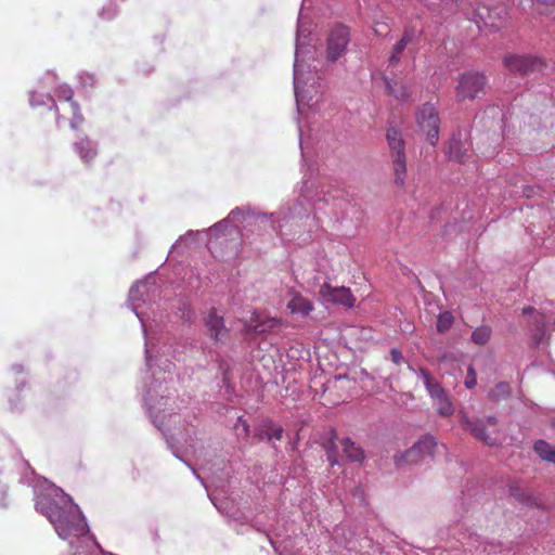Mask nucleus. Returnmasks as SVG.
<instances>
[{"label": "nucleus", "instance_id": "obj_37", "mask_svg": "<svg viewBox=\"0 0 555 555\" xmlns=\"http://www.w3.org/2000/svg\"><path fill=\"white\" fill-rule=\"evenodd\" d=\"M482 543H479L478 546H476V552L479 550V546L481 545Z\"/></svg>", "mask_w": 555, "mask_h": 555}, {"label": "nucleus", "instance_id": "obj_5", "mask_svg": "<svg viewBox=\"0 0 555 555\" xmlns=\"http://www.w3.org/2000/svg\"><path fill=\"white\" fill-rule=\"evenodd\" d=\"M386 137L392 156L395 183L398 186H403L406 173L404 141L402 140L400 132L395 128L388 129Z\"/></svg>", "mask_w": 555, "mask_h": 555}, {"label": "nucleus", "instance_id": "obj_31", "mask_svg": "<svg viewBox=\"0 0 555 555\" xmlns=\"http://www.w3.org/2000/svg\"><path fill=\"white\" fill-rule=\"evenodd\" d=\"M391 357H392L393 362H396L398 364L400 361V358H401V353L398 350L393 349L391 351Z\"/></svg>", "mask_w": 555, "mask_h": 555}, {"label": "nucleus", "instance_id": "obj_21", "mask_svg": "<svg viewBox=\"0 0 555 555\" xmlns=\"http://www.w3.org/2000/svg\"><path fill=\"white\" fill-rule=\"evenodd\" d=\"M280 323H281L280 320L269 318L263 321H256V324H251V323L247 324L246 331L254 332L257 334H263V333L274 330Z\"/></svg>", "mask_w": 555, "mask_h": 555}, {"label": "nucleus", "instance_id": "obj_35", "mask_svg": "<svg viewBox=\"0 0 555 555\" xmlns=\"http://www.w3.org/2000/svg\"><path fill=\"white\" fill-rule=\"evenodd\" d=\"M114 15H115V11H113V12L108 13L105 17L109 18V17H112V16H114Z\"/></svg>", "mask_w": 555, "mask_h": 555}, {"label": "nucleus", "instance_id": "obj_20", "mask_svg": "<svg viewBox=\"0 0 555 555\" xmlns=\"http://www.w3.org/2000/svg\"><path fill=\"white\" fill-rule=\"evenodd\" d=\"M533 450L543 461L555 464V447H552L545 440H537Z\"/></svg>", "mask_w": 555, "mask_h": 555}, {"label": "nucleus", "instance_id": "obj_38", "mask_svg": "<svg viewBox=\"0 0 555 555\" xmlns=\"http://www.w3.org/2000/svg\"><path fill=\"white\" fill-rule=\"evenodd\" d=\"M487 546L488 545H483V550H482L483 552H487Z\"/></svg>", "mask_w": 555, "mask_h": 555}, {"label": "nucleus", "instance_id": "obj_9", "mask_svg": "<svg viewBox=\"0 0 555 555\" xmlns=\"http://www.w3.org/2000/svg\"><path fill=\"white\" fill-rule=\"evenodd\" d=\"M487 85V78L479 72H467L461 75L457 86L456 94L461 100H473L483 93Z\"/></svg>", "mask_w": 555, "mask_h": 555}, {"label": "nucleus", "instance_id": "obj_8", "mask_svg": "<svg viewBox=\"0 0 555 555\" xmlns=\"http://www.w3.org/2000/svg\"><path fill=\"white\" fill-rule=\"evenodd\" d=\"M522 314L530 317V332L535 344H540L544 339L550 327H555V318L546 308L537 311L531 307H526L522 309Z\"/></svg>", "mask_w": 555, "mask_h": 555}, {"label": "nucleus", "instance_id": "obj_19", "mask_svg": "<svg viewBox=\"0 0 555 555\" xmlns=\"http://www.w3.org/2000/svg\"><path fill=\"white\" fill-rule=\"evenodd\" d=\"M343 452L351 462H362L364 460L363 450L357 446L350 438H344L340 441Z\"/></svg>", "mask_w": 555, "mask_h": 555}, {"label": "nucleus", "instance_id": "obj_18", "mask_svg": "<svg viewBox=\"0 0 555 555\" xmlns=\"http://www.w3.org/2000/svg\"><path fill=\"white\" fill-rule=\"evenodd\" d=\"M418 466L426 459H434L438 452V444L433 436L426 435L418 439Z\"/></svg>", "mask_w": 555, "mask_h": 555}, {"label": "nucleus", "instance_id": "obj_2", "mask_svg": "<svg viewBox=\"0 0 555 555\" xmlns=\"http://www.w3.org/2000/svg\"><path fill=\"white\" fill-rule=\"evenodd\" d=\"M456 5L480 33H494L505 24L507 10L504 5L490 8L485 4H474L469 0H459Z\"/></svg>", "mask_w": 555, "mask_h": 555}, {"label": "nucleus", "instance_id": "obj_7", "mask_svg": "<svg viewBox=\"0 0 555 555\" xmlns=\"http://www.w3.org/2000/svg\"><path fill=\"white\" fill-rule=\"evenodd\" d=\"M418 376L422 377L428 395L437 406L438 413L442 416L452 415L454 412L453 404L441 385L423 369H418Z\"/></svg>", "mask_w": 555, "mask_h": 555}, {"label": "nucleus", "instance_id": "obj_1", "mask_svg": "<svg viewBox=\"0 0 555 555\" xmlns=\"http://www.w3.org/2000/svg\"><path fill=\"white\" fill-rule=\"evenodd\" d=\"M36 509L50 520L62 539L80 537L88 530L85 517L70 499L62 498L57 502L42 496L36 502Z\"/></svg>", "mask_w": 555, "mask_h": 555}, {"label": "nucleus", "instance_id": "obj_12", "mask_svg": "<svg viewBox=\"0 0 555 555\" xmlns=\"http://www.w3.org/2000/svg\"><path fill=\"white\" fill-rule=\"evenodd\" d=\"M460 422L462 427L467 430L476 439L488 446L496 444V438L487 433L485 421L481 418H469L466 414L461 413Z\"/></svg>", "mask_w": 555, "mask_h": 555}, {"label": "nucleus", "instance_id": "obj_23", "mask_svg": "<svg viewBox=\"0 0 555 555\" xmlns=\"http://www.w3.org/2000/svg\"><path fill=\"white\" fill-rule=\"evenodd\" d=\"M412 40V35H409V34H404V36L400 39V41H398L393 49H392V52L389 56V63L390 64H398L399 60H400V54L401 52L405 49L408 42H410Z\"/></svg>", "mask_w": 555, "mask_h": 555}, {"label": "nucleus", "instance_id": "obj_22", "mask_svg": "<svg viewBox=\"0 0 555 555\" xmlns=\"http://www.w3.org/2000/svg\"><path fill=\"white\" fill-rule=\"evenodd\" d=\"M491 334L492 330L490 326L481 325L473 331L470 339L475 345L483 346L489 341Z\"/></svg>", "mask_w": 555, "mask_h": 555}, {"label": "nucleus", "instance_id": "obj_13", "mask_svg": "<svg viewBox=\"0 0 555 555\" xmlns=\"http://www.w3.org/2000/svg\"><path fill=\"white\" fill-rule=\"evenodd\" d=\"M320 295L328 301L340 304L346 307H352L356 302V298L349 288L333 287L327 283H324L320 287Z\"/></svg>", "mask_w": 555, "mask_h": 555}, {"label": "nucleus", "instance_id": "obj_36", "mask_svg": "<svg viewBox=\"0 0 555 555\" xmlns=\"http://www.w3.org/2000/svg\"><path fill=\"white\" fill-rule=\"evenodd\" d=\"M518 501H525V498L519 496V498H518Z\"/></svg>", "mask_w": 555, "mask_h": 555}, {"label": "nucleus", "instance_id": "obj_25", "mask_svg": "<svg viewBox=\"0 0 555 555\" xmlns=\"http://www.w3.org/2000/svg\"><path fill=\"white\" fill-rule=\"evenodd\" d=\"M386 86L388 93L395 95L399 100H406L410 96L409 90L403 85L387 81Z\"/></svg>", "mask_w": 555, "mask_h": 555}, {"label": "nucleus", "instance_id": "obj_17", "mask_svg": "<svg viewBox=\"0 0 555 555\" xmlns=\"http://www.w3.org/2000/svg\"><path fill=\"white\" fill-rule=\"evenodd\" d=\"M205 324L207 326L210 337L214 338L215 340H219L228 333L223 318L217 314V310L215 308H212L209 311Z\"/></svg>", "mask_w": 555, "mask_h": 555}, {"label": "nucleus", "instance_id": "obj_4", "mask_svg": "<svg viewBox=\"0 0 555 555\" xmlns=\"http://www.w3.org/2000/svg\"><path fill=\"white\" fill-rule=\"evenodd\" d=\"M440 118L439 114L431 103H425L418 108V137L430 145L436 146L439 140Z\"/></svg>", "mask_w": 555, "mask_h": 555}, {"label": "nucleus", "instance_id": "obj_32", "mask_svg": "<svg viewBox=\"0 0 555 555\" xmlns=\"http://www.w3.org/2000/svg\"><path fill=\"white\" fill-rule=\"evenodd\" d=\"M533 3H537V4H553L555 3V0H532Z\"/></svg>", "mask_w": 555, "mask_h": 555}, {"label": "nucleus", "instance_id": "obj_29", "mask_svg": "<svg viewBox=\"0 0 555 555\" xmlns=\"http://www.w3.org/2000/svg\"><path fill=\"white\" fill-rule=\"evenodd\" d=\"M283 438V428L281 426H273L271 431L268 434V439L281 440Z\"/></svg>", "mask_w": 555, "mask_h": 555}, {"label": "nucleus", "instance_id": "obj_10", "mask_svg": "<svg viewBox=\"0 0 555 555\" xmlns=\"http://www.w3.org/2000/svg\"><path fill=\"white\" fill-rule=\"evenodd\" d=\"M350 41L349 30L344 25H336L330 31L326 46V59L336 62L346 51Z\"/></svg>", "mask_w": 555, "mask_h": 555}, {"label": "nucleus", "instance_id": "obj_11", "mask_svg": "<svg viewBox=\"0 0 555 555\" xmlns=\"http://www.w3.org/2000/svg\"><path fill=\"white\" fill-rule=\"evenodd\" d=\"M504 64L512 73L528 74L533 72H541L545 64L535 56L531 55H511L504 59Z\"/></svg>", "mask_w": 555, "mask_h": 555}, {"label": "nucleus", "instance_id": "obj_27", "mask_svg": "<svg viewBox=\"0 0 555 555\" xmlns=\"http://www.w3.org/2000/svg\"><path fill=\"white\" fill-rule=\"evenodd\" d=\"M509 393V385L507 383H499L496 387L490 391V397L492 399H499L501 397H505Z\"/></svg>", "mask_w": 555, "mask_h": 555}, {"label": "nucleus", "instance_id": "obj_14", "mask_svg": "<svg viewBox=\"0 0 555 555\" xmlns=\"http://www.w3.org/2000/svg\"><path fill=\"white\" fill-rule=\"evenodd\" d=\"M286 308L292 314L307 318L314 307L312 301L304 297L299 292L291 289Z\"/></svg>", "mask_w": 555, "mask_h": 555}, {"label": "nucleus", "instance_id": "obj_30", "mask_svg": "<svg viewBox=\"0 0 555 555\" xmlns=\"http://www.w3.org/2000/svg\"><path fill=\"white\" fill-rule=\"evenodd\" d=\"M481 420H482V421H485L486 428H487L488 426H489V427H494V426H496V424H498V420H496V417H495V416H492V415L487 416V417L481 418Z\"/></svg>", "mask_w": 555, "mask_h": 555}, {"label": "nucleus", "instance_id": "obj_28", "mask_svg": "<svg viewBox=\"0 0 555 555\" xmlns=\"http://www.w3.org/2000/svg\"><path fill=\"white\" fill-rule=\"evenodd\" d=\"M476 384H477L476 374L474 372V369L470 366L468 369V374H467V377L465 380V386H466V388L472 389L476 386Z\"/></svg>", "mask_w": 555, "mask_h": 555}, {"label": "nucleus", "instance_id": "obj_16", "mask_svg": "<svg viewBox=\"0 0 555 555\" xmlns=\"http://www.w3.org/2000/svg\"><path fill=\"white\" fill-rule=\"evenodd\" d=\"M464 137L465 135L461 131L452 135L446 151V154L449 157V159L457 163L466 162L468 150L466 143L463 141Z\"/></svg>", "mask_w": 555, "mask_h": 555}, {"label": "nucleus", "instance_id": "obj_24", "mask_svg": "<svg viewBox=\"0 0 555 555\" xmlns=\"http://www.w3.org/2000/svg\"><path fill=\"white\" fill-rule=\"evenodd\" d=\"M337 434L335 430H331V437L326 443H324V449L326 451L327 461L332 466L338 464V460L336 456L337 447L335 443V439Z\"/></svg>", "mask_w": 555, "mask_h": 555}, {"label": "nucleus", "instance_id": "obj_26", "mask_svg": "<svg viewBox=\"0 0 555 555\" xmlns=\"http://www.w3.org/2000/svg\"><path fill=\"white\" fill-rule=\"evenodd\" d=\"M453 315L449 311H443L439 314L436 327L439 333L448 331L453 323Z\"/></svg>", "mask_w": 555, "mask_h": 555}, {"label": "nucleus", "instance_id": "obj_3", "mask_svg": "<svg viewBox=\"0 0 555 555\" xmlns=\"http://www.w3.org/2000/svg\"><path fill=\"white\" fill-rule=\"evenodd\" d=\"M54 94L61 102L62 109L64 112L63 115H60V109L54 104L57 119H67L69 121L70 127L73 129H77L83 122L85 118L80 111L79 104L73 101L74 91L70 87L62 85L55 89Z\"/></svg>", "mask_w": 555, "mask_h": 555}, {"label": "nucleus", "instance_id": "obj_33", "mask_svg": "<svg viewBox=\"0 0 555 555\" xmlns=\"http://www.w3.org/2000/svg\"><path fill=\"white\" fill-rule=\"evenodd\" d=\"M73 555H89V554L85 548H82L81 551H76Z\"/></svg>", "mask_w": 555, "mask_h": 555}, {"label": "nucleus", "instance_id": "obj_34", "mask_svg": "<svg viewBox=\"0 0 555 555\" xmlns=\"http://www.w3.org/2000/svg\"><path fill=\"white\" fill-rule=\"evenodd\" d=\"M414 447H415V444L411 446V448L406 452V455H410L413 452Z\"/></svg>", "mask_w": 555, "mask_h": 555}, {"label": "nucleus", "instance_id": "obj_6", "mask_svg": "<svg viewBox=\"0 0 555 555\" xmlns=\"http://www.w3.org/2000/svg\"><path fill=\"white\" fill-rule=\"evenodd\" d=\"M418 376L422 377L428 395L437 406L438 413L442 416L452 415L454 412L453 404L441 385L423 369H418Z\"/></svg>", "mask_w": 555, "mask_h": 555}, {"label": "nucleus", "instance_id": "obj_15", "mask_svg": "<svg viewBox=\"0 0 555 555\" xmlns=\"http://www.w3.org/2000/svg\"><path fill=\"white\" fill-rule=\"evenodd\" d=\"M73 149L78 155L80 160L86 166H91L98 156V150L94 143L88 137L79 138L74 144Z\"/></svg>", "mask_w": 555, "mask_h": 555}]
</instances>
